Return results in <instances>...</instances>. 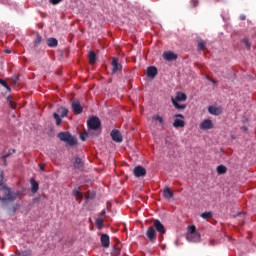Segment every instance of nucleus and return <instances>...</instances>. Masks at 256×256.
I'll return each mask as SVG.
<instances>
[{
    "instance_id": "obj_1",
    "label": "nucleus",
    "mask_w": 256,
    "mask_h": 256,
    "mask_svg": "<svg viewBox=\"0 0 256 256\" xmlns=\"http://www.w3.org/2000/svg\"><path fill=\"white\" fill-rule=\"evenodd\" d=\"M0 189L4 191V197H0V201H15L20 193H15L11 191V189L7 188L5 186V183H3V171H0Z\"/></svg>"
},
{
    "instance_id": "obj_2",
    "label": "nucleus",
    "mask_w": 256,
    "mask_h": 256,
    "mask_svg": "<svg viewBox=\"0 0 256 256\" xmlns=\"http://www.w3.org/2000/svg\"><path fill=\"white\" fill-rule=\"evenodd\" d=\"M57 137L60 141H64V143H67V145H70L71 147L77 145V140L69 132H60Z\"/></svg>"
},
{
    "instance_id": "obj_3",
    "label": "nucleus",
    "mask_w": 256,
    "mask_h": 256,
    "mask_svg": "<svg viewBox=\"0 0 256 256\" xmlns=\"http://www.w3.org/2000/svg\"><path fill=\"white\" fill-rule=\"evenodd\" d=\"M67 115H69V109L65 108V107H60L57 109V112L53 113V117L56 121V125L59 126L62 123V119L61 117H67Z\"/></svg>"
},
{
    "instance_id": "obj_4",
    "label": "nucleus",
    "mask_w": 256,
    "mask_h": 256,
    "mask_svg": "<svg viewBox=\"0 0 256 256\" xmlns=\"http://www.w3.org/2000/svg\"><path fill=\"white\" fill-rule=\"evenodd\" d=\"M155 231L157 233H159L160 235V239H163V235H165L167 233V230L165 229V225H163V223H161L160 220L155 219L153 220V226Z\"/></svg>"
},
{
    "instance_id": "obj_5",
    "label": "nucleus",
    "mask_w": 256,
    "mask_h": 256,
    "mask_svg": "<svg viewBox=\"0 0 256 256\" xmlns=\"http://www.w3.org/2000/svg\"><path fill=\"white\" fill-rule=\"evenodd\" d=\"M89 131H97L101 127V120L98 117H92L87 122Z\"/></svg>"
},
{
    "instance_id": "obj_6",
    "label": "nucleus",
    "mask_w": 256,
    "mask_h": 256,
    "mask_svg": "<svg viewBox=\"0 0 256 256\" xmlns=\"http://www.w3.org/2000/svg\"><path fill=\"white\" fill-rule=\"evenodd\" d=\"M146 237L150 243H156L157 241V231L155 230V227L150 226L146 230Z\"/></svg>"
},
{
    "instance_id": "obj_7",
    "label": "nucleus",
    "mask_w": 256,
    "mask_h": 256,
    "mask_svg": "<svg viewBox=\"0 0 256 256\" xmlns=\"http://www.w3.org/2000/svg\"><path fill=\"white\" fill-rule=\"evenodd\" d=\"M213 127H215V124H213V120H211V119H205L199 125V128L202 131H207L209 129H213Z\"/></svg>"
},
{
    "instance_id": "obj_8",
    "label": "nucleus",
    "mask_w": 256,
    "mask_h": 256,
    "mask_svg": "<svg viewBox=\"0 0 256 256\" xmlns=\"http://www.w3.org/2000/svg\"><path fill=\"white\" fill-rule=\"evenodd\" d=\"M72 109L76 115H81V113H83V106H81L79 100H74L72 102Z\"/></svg>"
},
{
    "instance_id": "obj_9",
    "label": "nucleus",
    "mask_w": 256,
    "mask_h": 256,
    "mask_svg": "<svg viewBox=\"0 0 256 256\" xmlns=\"http://www.w3.org/2000/svg\"><path fill=\"white\" fill-rule=\"evenodd\" d=\"M110 135L112 141H115L116 143H121L123 141V136L121 135V132L119 130H112Z\"/></svg>"
},
{
    "instance_id": "obj_10",
    "label": "nucleus",
    "mask_w": 256,
    "mask_h": 256,
    "mask_svg": "<svg viewBox=\"0 0 256 256\" xmlns=\"http://www.w3.org/2000/svg\"><path fill=\"white\" fill-rule=\"evenodd\" d=\"M136 177H145L147 175V170L143 166H136L133 170Z\"/></svg>"
},
{
    "instance_id": "obj_11",
    "label": "nucleus",
    "mask_w": 256,
    "mask_h": 256,
    "mask_svg": "<svg viewBox=\"0 0 256 256\" xmlns=\"http://www.w3.org/2000/svg\"><path fill=\"white\" fill-rule=\"evenodd\" d=\"M186 239L191 243H199L201 240V234L194 232L193 234H187Z\"/></svg>"
},
{
    "instance_id": "obj_12",
    "label": "nucleus",
    "mask_w": 256,
    "mask_h": 256,
    "mask_svg": "<svg viewBox=\"0 0 256 256\" xmlns=\"http://www.w3.org/2000/svg\"><path fill=\"white\" fill-rule=\"evenodd\" d=\"M111 65L113 73H117V71H121V69H123V66L121 65V63H119V59L117 58L112 59Z\"/></svg>"
},
{
    "instance_id": "obj_13",
    "label": "nucleus",
    "mask_w": 256,
    "mask_h": 256,
    "mask_svg": "<svg viewBox=\"0 0 256 256\" xmlns=\"http://www.w3.org/2000/svg\"><path fill=\"white\" fill-rule=\"evenodd\" d=\"M101 246L104 247V249H109L110 245V238L107 234H102L100 238Z\"/></svg>"
},
{
    "instance_id": "obj_14",
    "label": "nucleus",
    "mask_w": 256,
    "mask_h": 256,
    "mask_svg": "<svg viewBox=\"0 0 256 256\" xmlns=\"http://www.w3.org/2000/svg\"><path fill=\"white\" fill-rule=\"evenodd\" d=\"M163 59H165V61H177V54L169 51V52H164L163 53Z\"/></svg>"
},
{
    "instance_id": "obj_15",
    "label": "nucleus",
    "mask_w": 256,
    "mask_h": 256,
    "mask_svg": "<svg viewBox=\"0 0 256 256\" xmlns=\"http://www.w3.org/2000/svg\"><path fill=\"white\" fill-rule=\"evenodd\" d=\"M157 67L154 66H149L147 68V77H149L150 79H155V77L157 76Z\"/></svg>"
},
{
    "instance_id": "obj_16",
    "label": "nucleus",
    "mask_w": 256,
    "mask_h": 256,
    "mask_svg": "<svg viewBox=\"0 0 256 256\" xmlns=\"http://www.w3.org/2000/svg\"><path fill=\"white\" fill-rule=\"evenodd\" d=\"M208 112L210 113V115H221V113H223L220 107L215 106H209Z\"/></svg>"
},
{
    "instance_id": "obj_17",
    "label": "nucleus",
    "mask_w": 256,
    "mask_h": 256,
    "mask_svg": "<svg viewBox=\"0 0 256 256\" xmlns=\"http://www.w3.org/2000/svg\"><path fill=\"white\" fill-rule=\"evenodd\" d=\"M174 101L181 102V101H187V94L183 92H178L176 94V97L174 98Z\"/></svg>"
},
{
    "instance_id": "obj_18",
    "label": "nucleus",
    "mask_w": 256,
    "mask_h": 256,
    "mask_svg": "<svg viewBox=\"0 0 256 256\" xmlns=\"http://www.w3.org/2000/svg\"><path fill=\"white\" fill-rule=\"evenodd\" d=\"M41 43H43V36H41V34L37 33L36 39L33 41L34 49H37V47H39V45H41Z\"/></svg>"
},
{
    "instance_id": "obj_19",
    "label": "nucleus",
    "mask_w": 256,
    "mask_h": 256,
    "mask_svg": "<svg viewBox=\"0 0 256 256\" xmlns=\"http://www.w3.org/2000/svg\"><path fill=\"white\" fill-rule=\"evenodd\" d=\"M163 195H164L165 199H173V193H172L171 189L169 188V186H166L164 188Z\"/></svg>"
},
{
    "instance_id": "obj_20",
    "label": "nucleus",
    "mask_w": 256,
    "mask_h": 256,
    "mask_svg": "<svg viewBox=\"0 0 256 256\" xmlns=\"http://www.w3.org/2000/svg\"><path fill=\"white\" fill-rule=\"evenodd\" d=\"M88 59L90 65H95V61H97V54H95L93 51H90L88 53Z\"/></svg>"
},
{
    "instance_id": "obj_21",
    "label": "nucleus",
    "mask_w": 256,
    "mask_h": 256,
    "mask_svg": "<svg viewBox=\"0 0 256 256\" xmlns=\"http://www.w3.org/2000/svg\"><path fill=\"white\" fill-rule=\"evenodd\" d=\"M74 169H79L80 171H81V169H83V160H81V158H79V157L75 158Z\"/></svg>"
},
{
    "instance_id": "obj_22",
    "label": "nucleus",
    "mask_w": 256,
    "mask_h": 256,
    "mask_svg": "<svg viewBox=\"0 0 256 256\" xmlns=\"http://www.w3.org/2000/svg\"><path fill=\"white\" fill-rule=\"evenodd\" d=\"M31 183V191L32 193H37V191H39V183H37V181H35V179L31 178L30 180Z\"/></svg>"
},
{
    "instance_id": "obj_23",
    "label": "nucleus",
    "mask_w": 256,
    "mask_h": 256,
    "mask_svg": "<svg viewBox=\"0 0 256 256\" xmlns=\"http://www.w3.org/2000/svg\"><path fill=\"white\" fill-rule=\"evenodd\" d=\"M73 195L78 201L83 200V193L81 192V189H79V188L74 189Z\"/></svg>"
},
{
    "instance_id": "obj_24",
    "label": "nucleus",
    "mask_w": 256,
    "mask_h": 256,
    "mask_svg": "<svg viewBox=\"0 0 256 256\" xmlns=\"http://www.w3.org/2000/svg\"><path fill=\"white\" fill-rule=\"evenodd\" d=\"M173 127H175L176 129H179V127H185V120L176 118L173 122Z\"/></svg>"
},
{
    "instance_id": "obj_25",
    "label": "nucleus",
    "mask_w": 256,
    "mask_h": 256,
    "mask_svg": "<svg viewBox=\"0 0 256 256\" xmlns=\"http://www.w3.org/2000/svg\"><path fill=\"white\" fill-rule=\"evenodd\" d=\"M47 45L48 47H57V45H59V41L56 38H48Z\"/></svg>"
},
{
    "instance_id": "obj_26",
    "label": "nucleus",
    "mask_w": 256,
    "mask_h": 256,
    "mask_svg": "<svg viewBox=\"0 0 256 256\" xmlns=\"http://www.w3.org/2000/svg\"><path fill=\"white\" fill-rule=\"evenodd\" d=\"M218 175H225L227 173V167L225 165H219L216 168Z\"/></svg>"
},
{
    "instance_id": "obj_27",
    "label": "nucleus",
    "mask_w": 256,
    "mask_h": 256,
    "mask_svg": "<svg viewBox=\"0 0 256 256\" xmlns=\"http://www.w3.org/2000/svg\"><path fill=\"white\" fill-rule=\"evenodd\" d=\"M172 103L176 109L183 110L187 107L185 104H179V102H176L175 99L172 98Z\"/></svg>"
},
{
    "instance_id": "obj_28",
    "label": "nucleus",
    "mask_w": 256,
    "mask_h": 256,
    "mask_svg": "<svg viewBox=\"0 0 256 256\" xmlns=\"http://www.w3.org/2000/svg\"><path fill=\"white\" fill-rule=\"evenodd\" d=\"M206 45L207 43L205 42V40H200L197 45L198 51H205Z\"/></svg>"
},
{
    "instance_id": "obj_29",
    "label": "nucleus",
    "mask_w": 256,
    "mask_h": 256,
    "mask_svg": "<svg viewBox=\"0 0 256 256\" xmlns=\"http://www.w3.org/2000/svg\"><path fill=\"white\" fill-rule=\"evenodd\" d=\"M119 255H121V247H119V245L116 244L112 251V256H119Z\"/></svg>"
},
{
    "instance_id": "obj_30",
    "label": "nucleus",
    "mask_w": 256,
    "mask_h": 256,
    "mask_svg": "<svg viewBox=\"0 0 256 256\" xmlns=\"http://www.w3.org/2000/svg\"><path fill=\"white\" fill-rule=\"evenodd\" d=\"M152 120L158 121L160 125H165V120H163V117H161L159 115H154L152 117Z\"/></svg>"
},
{
    "instance_id": "obj_31",
    "label": "nucleus",
    "mask_w": 256,
    "mask_h": 256,
    "mask_svg": "<svg viewBox=\"0 0 256 256\" xmlns=\"http://www.w3.org/2000/svg\"><path fill=\"white\" fill-rule=\"evenodd\" d=\"M103 218H97L96 219V227L97 229L101 230L104 227Z\"/></svg>"
},
{
    "instance_id": "obj_32",
    "label": "nucleus",
    "mask_w": 256,
    "mask_h": 256,
    "mask_svg": "<svg viewBox=\"0 0 256 256\" xmlns=\"http://www.w3.org/2000/svg\"><path fill=\"white\" fill-rule=\"evenodd\" d=\"M201 217H202V219H211V217H213V213H211V212H203L201 214Z\"/></svg>"
},
{
    "instance_id": "obj_33",
    "label": "nucleus",
    "mask_w": 256,
    "mask_h": 256,
    "mask_svg": "<svg viewBox=\"0 0 256 256\" xmlns=\"http://www.w3.org/2000/svg\"><path fill=\"white\" fill-rule=\"evenodd\" d=\"M242 43L245 45L247 49H251V42H249L248 38L242 39Z\"/></svg>"
},
{
    "instance_id": "obj_34",
    "label": "nucleus",
    "mask_w": 256,
    "mask_h": 256,
    "mask_svg": "<svg viewBox=\"0 0 256 256\" xmlns=\"http://www.w3.org/2000/svg\"><path fill=\"white\" fill-rule=\"evenodd\" d=\"M193 233H197V228L195 226H189L187 235H193Z\"/></svg>"
},
{
    "instance_id": "obj_35",
    "label": "nucleus",
    "mask_w": 256,
    "mask_h": 256,
    "mask_svg": "<svg viewBox=\"0 0 256 256\" xmlns=\"http://www.w3.org/2000/svg\"><path fill=\"white\" fill-rule=\"evenodd\" d=\"M10 155H11V153H8V154L3 155V156L1 157V159H3V161H4L5 167H7V157H9Z\"/></svg>"
},
{
    "instance_id": "obj_36",
    "label": "nucleus",
    "mask_w": 256,
    "mask_h": 256,
    "mask_svg": "<svg viewBox=\"0 0 256 256\" xmlns=\"http://www.w3.org/2000/svg\"><path fill=\"white\" fill-rule=\"evenodd\" d=\"M63 0H50L51 5H59Z\"/></svg>"
},
{
    "instance_id": "obj_37",
    "label": "nucleus",
    "mask_w": 256,
    "mask_h": 256,
    "mask_svg": "<svg viewBox=\"0 0 256 256\" xmlns=\"http://www.w3.org/2000/svg\"><path fill=\"white\" fill-rule=\"evenodd\" d=\"M0 85H2V87H7V81L0 79Z\"/></svg>"
},
{
    "instance_id": "obj_38",
    "label": "nucleus",
    "mask_w": 256,
    "mask_h": 256,
    "mask_svg": "<svg viewBox=\"0 0 256 256\" xmlns=\"http://www.w3.org/2000/svg\"><path fill=\"white\" fill-rule=\"evenodd\" d=\"M9 107H11V109H16L17 104H15V102H10Z\"/></svg>"
},
{
    "instance_id": "obj_39",
    "label": "nucleus",
    "mask_w": 256,
    "mask_h": 256,
    "mask_svg": "<svg viewBox=\"0 0 256 256\" xmlns=\"http://www.w3.org/2000/svg\"><path fill=\"white\" fill-rule=\"evenodd\" d=\"M174 117H179L180 119H185V116L183 114H175Z\"/></svg>"
},
{
    "instance_id": "obj_40",
    "label": "nucleus",
    "mask_w": 256,
    "mask_h": 256,
    "mask_svg": "<svg viewBox=\"0 0 256 256\" xmlns=\"http://www.w3.org/2000/svg\"><path fill=\"white\" fill-rule=\"evenodd\" d=\"M7 102H8V103H12V102H13V98H12L11 96H8V97H7Z\"/></svg>"
},
{
    "instance_id": "obj_41",
    "label": "nucleus",
    "mask_w": 256,
    "mask_h": 256,
    "mask_svg": "<svg viewBox=\"0 0 256 256\" xmlns=\"http://www.w3.org/2000/svg\"><path fill=\"white\" fill-rule=\"evenodd\" d=\"M80 139H81V141H85V134H81Z\"/></svg>"
},
{
    "instance_id": "obj_42",
    "label": "nucleus",
    "mask_w": 256,
    "mask_h": 256,
    "mask_svg": "<svg viewBox=\"0 0 256 256\" xmlns=\"http://www.w3.org/2000/svg\"><path fill=\"white\" fill-rule=\"evenodd\" d=\"M24 254L25 256H31V251H25Z\"/></svg>"
},
{
    "instance_id": "obj_43",
    "label": "nucleus",
    "mask_w": 256,
    "mask_h": 256,
    "mask_svg": "<svg viewBox=\"0 0 256 256\" xmlns=\"http://www.w3.org/2000/svg\"><path fill=\"white\" fill-rule=\"evenodd\" d=\"M208 80H210L211 83H213V85H217V82H216L215 80H213V79H211V78H209Z\"/></svg>"
},
{
    "instance_id": "obj_44",
    "label": "nucleus",
    "mask_w": 256,
    "mask_h": 256,
    "mask_svg": "<svg viewBox=\"0 0 256 256\" xmlns=\"http://www.w3.org/2000/svg\"><path fill=\"white\" fill-rule=\"evenodd\" d=\"M192 3H194L193 7H197V0H192Z\"/></svg>"
},
{
    "instance_id": "obj_45",
    "label": "nucleus",
    "mask_w": 256,
    "mask_h": 256,
    "mask_svg": "<svg viewBox=\"0 0 256 256\" xmlns=\"http://www.w3.org/2000/svg\"><path fill=\"white\" fill-rule=\"evenodd\" d=\"M45 166L43 164L40 165V171H44Z\"/></svg>"
},
{
    "instance_id": "obj_46",
    "label": "nucleus",
    "mask_w": 256,
    "mask_h": 256,
    "mask_svg": "<svg viewBox=\"0 0 256 256\" xmlns=\"http://www.w3.org/2000/svg\"><path fill=\"white\" fill-rule=\"evenodd\" d=\"M5 89H7V91H11V87H9V84L5 86Z\"/></svg>"
},
{
    "instance_id": "obj_47",
    "label": "nucleus",
    "mask_w": 256,
    "mask_h": 256,
    "mask_svg": "<svg viewBox=\"0 0 256 256\" xmlns=\"http://www.w3.org/2000/svg\"><path fill=\"white\" fill-rule=\"evenodd\" d=\"M17 81H19V77H15L13 80L14 83H17Z\"/></svg>"
},
{
    "instance_id": "obj_48",
    "label": "nucleus",
    "mask_w": 256,
    "mask_h": 256,
    "mask_svg": "<svg viewBox=\"0 0 256 256\" xmlns=\"http://www.w3.org/2000/svg\"><path fill=\"white\" fill-rule=\"evenodd\" d=\"M5 53H11V50H9V49H7V50H5Z\"/></svg>"
},
{
    "instance_id": "obj_49",
    "label": "nucleus",
    "mask_w": 256,
    "mask_h": 256,
    "mask_svg": "<svg viewBox=\"0 0 256 256\" xmlns=\"http://www.w3.org/2000/svg\"><path fill=\"white\" fill-rule=\"evenodd\" d=\"M241 20H242V21H245V16H241Z\"/></svg>"
},
{
    "instance_id": "obj_50",
    "label": "nucleus",
    "mask_w": 256,
    "mask_h": 256,
    "mask_svg": "<svg viewBox=\"0 0 256 256\" xmlns=\"http://www.w3.org/2000/svg\"><path fill=\"white\" fill-rule=\"evenodd\" d=\"M101 215H105V210L102 211Z\"/></svg>"
},
{
    "instance_id": "obj_51",
    "label": "nucleus",
    "mask_w": 256,
    "mask_h": 256,
    "mask_svg": "<svg viewBox=\"0 0 256 256\" xmlns=\"http://www.w3.org/2000/svg\"><path fill=\"white\" fill-rule=\"evenodd\" d=\"M12 153H15V150H12Z\"/></svg>"
},
{
    "instance_id": "obj_52",
    "label": "nucleus",
    "mask_w": 256,
    "mask_h": 256,
    "mask_svg": "<svg viewBox=\"0 0 256 256\" xmlns=\"http://www.w3.org/2000/svg\"><path fill=\"white\" fill-rule=\"evenodd\" d=\"M117 242L119 243V240L117 239Z\"/></svg>"
}]
</instances>
